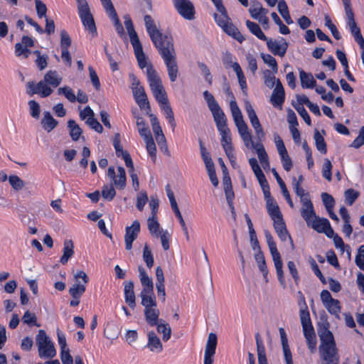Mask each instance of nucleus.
I'll list each match as a JSON object with an SVG mask.
<instances>
[{"mask_svg": "<svg viewBox=\"0 0 364 364\" xmlns=\"http://www.w3.org/2000/svg\"><path fill=\"white\" fill-rule=\"evenodd\" d=\"M144 141L146 144V149L149 155L151 157L153 161H155L156 155V147L152 135L147 138L144 139Z\"/></svg>", "mask_w": 364, "mask_h": 364, "instance_id": "obj_49", "label": "nucleus"}, {"mask_svg": "<svg viewBox=\"0 0 364 364\" xmlns=\"http://www.w3.org/2000/svg\"><path fill=\"white\" fill-rule=\"evenodd\" d=\"M38 355L41 358H53L56 355L53 342L44 330H39L36 337Z\"/></svg>", "mask_w": 364, "mask_h": 364, "instance_id": "obj_9", "label": "nucleus"}, {"mask_svg": "<svg viewBox=\"0 0 364 364\" xmlns=\"http://www.w3.org/2000/svg\"><path fill=\"white\" fill-rule=\"evenodd\" d=\"M267 42L268 49L274 55L284 56L286 53L288 45L287 42L282 38L279 41L268 39L264 40Z\"/></svg>", "mask_w": 364, "mask_h": 364, "instance_id": "obj_22", "label": "nucleus"}, {"mask_svg": "<svg viewBox=\"0 0 364 364\" xmlns=\"http://www.w3.org/2000/svg\"><path fill=\"white\" fill-rule=\"evenodd\" d=\"M320 338L319 353L321 358L326 361V363L331 364L336 356L337 349L333 335L329 330V323L326 322L321 326L318 330Z\"/></svg>", "mask_w": 364, "mask_h": 364, "instance_id": "obj_4", "label": "nucleus"}, {"mask_svg": "<svg viewBox=\"0 0 364 364\" xmlns=\"http://www.w3.org/2000/svg\"><path fill=\"white\" fill-rule=\"evenodd\" d=\"M139 279L143 287L140 293L141 299L155 296L152 279L148 276L143 267H139Z\"/></svg>", "mask_w": 364, "mask_h": 364, "instance_id": "obj_17", "label": "nucleus"}, {"mask_svg": "<svg viewBox=\"0 0 364 364\" xmlns=\"http://www.w3.org/2000/svg\"><path fill=\"white\" fill-rule=\"evenodd\" d=\"M257 181L259 183V186L262 190L264 199L272 197L269 186V183L267 182L266 178H265L264 174L257 176Z\"/></svg>", "mask_w": 364, "mask_h": 364, "instance_id": "obj_50", "label": "nucleus"}, {"mask_svg": "<svg viewBox=\"0 0 364 364\" xmlns=\"http://www.w3.org/2000/svg\"><path fill=\"white\" fill-rule=\"evenodd\" d=\"M299 78L301 81V85L303 88L312 89L316 85V81L314 78L312 74L306 73L302 70L299 71Z\"/></svg>", "mask_w": 364, "mask_h": 364, "instance_id": "obj_35", "label": "nucleus"}, {"mask_svg": "<svg viewBox=\"0 0 364 364\" xmlns=\"http://www.w3.org/2000/svg\"><path fill=\"white\" fill-rule=\"evenodd\" d=\"M89 278L86 273L78 270L74 274V284L69 289V294L71 296H82L85 291L86 284Z\"/></svg>", "mask_w": 364, "mask_h": 364, "instance_id": "obj_13", "label": "nucleus"}, {"mask_svg": "<svg viewBox=\"0 0 364 364\" xmlns=\"http://www.w3.org/2000/svg\"><path fill=\"white\" fill-rule=\"evenodd\" d=\"M33 46L34 40L28 36H23L21 38V41L15 45L14 53L16 56L21 58L26 48H31Z\"/></svg>", "mask_w": 364, "mask_h": 364, "instance_id": "obj_30", "label": "nucleus"}, {"mask_svg": "<svg viewBox=\"0 0 364 364\" xmlns=\"http://www.w3.org/2000/svg\"><path fill=\"white\" fill-rule=\"evenodd\" d=\"M140 232V223L138 220H134L132 225L125 228L124 242L127 250H131L132 243L138 237Z\"/></svg>", "mask_w": 364, "mask_h": 364, "instance_id": "obj_20", "label": "nucleus"}, {"mask_svg": "<svg viewBox=\"0 0 364 364\" xmlns=\"http://www.w3.org/2000/svg\"><path fill=\"white\" fill-rule=\"evenodd\" d=\"M124 26L130 38V42L134 50V54L141 68H146V75L151 90L158 102L168 123L174 131L176 123L175 122L173 112L168 104L166 91L163 87L161 80L156 71L151 65H147L146 55L143 52L142 46L136 33L132 21L129 15L124 16Z\"/></svg>", "mask_w": 364, "mask_h": 364, "instance_id": "obj_1", "label": "nucleus"}, {"mask_svg": "<svg viewBox=\"0 0 364 364\" xmlns=\"http://www.w3.org/2000/svg\"><path fill=\"white\" fill-rule=\"evenodd\" d=\"M157 326V331L159 333L162 334V339L164 341H167L170 339L171 335V329L169 325L164 322L159 323L156 325Z\"/></svg>", "mask_w": 364, "mask_h": 364, "instance_id": "obj_45", "label": "nucleus"}, {"mask_svg": "<svg viewBox=\"0 0 364 364\" xmlns=\"http://www.w3.org/2000/svg\"><path fill=\"white\" fill-rule=\"evenodd\" d=\"M143 259L147 267L151 268L154 265V257L151 251L147 245H145L143 251Z\"/></svg>", "mask_w": 364, "mask_h": 364, "instance_id": "obj_60", "label": "nucleus"}, {"mask_svg": "<svg viewBox=\"0 0 364 364\" xmlns=\"http://www.w3.org/2000/svg\"><path fill=\"white\" fill-rule=\"evenodd\" d=\"M355 264L360 269L364 271V245H361L358 248L355 257Z\"/></svg>", "mask_w": 364, "mask_h": 364, "instance_id": "obj_64", "label": "nucleus"}, {"mask_svg": "<svg viewBox=\"0 0 364 364\" xmlns=\"http://www.w3.org/2000/svg\"><path fill=\"white\" fill-rule=\"evenodd\" d=\"M230 109L239 134L240 135L245 146L247 148H250V146H253V144L255 143L252 141V135L249 131V128L244 121L241 110L234 97L230 102Z\"/></svg>", "mask_w": 364, "mask_h": 364, "instance_id": "obj_6", "label": "nucleus"}, {"mask_svg": "<svg viewBox=\"0 0 364 364\" xmlns=\"http://www.w3.org/2000/svg\"><path fill=\"white\" fill-rule=\"evenodd\" d=\"M58 95H64L71 102H74L76 100L74 91L68 86L60 87L58 90Z\"/></svg>", "mask_w": 364, "mask_h": 364, "instance_id": "obj_57", "label": "nucleus"}, {"mask_svg": "<svg viewBox=\"0 0 364 364\" xmlns=\"http://www.w3.org/2000/svg\"><path fill=\"white\" fill-rule=\"evenodd\" d=\"M147 343L146 347L151 352L159 353L163 350V345L161 342L159 338L156 336V334L151 331L147 333Z\"/></svg>", "mask_w": 364, "mask_h": 364, "instance_id": "obj_24", "label": "nucleus"}, {"mask_svg": "<svg viewBox=\"0 0 364 364\" xmlns=\"http://www.w3.org/2000/svg\"><path fill=\"white\" fill-rule=\"evenodd\" d=\"M266 201L267 210L269 215L273 221L283 218L279 207L275 200L270 197L264 199Z\"/></svg>", "mask_w": 364, "mask_h": 364, "instance_id": "obj_25", "label": "nucleus"}, {"mask_svg": "<svg viewBox=\"0 0 364 364\" xmlns=\"http://www.w3.org/2000/svg\"><path fill=\"white\" fill-rule=\"evenodd\" d=\"M255 259L259 271L262 273L265 282H268V269L262 252H255Z\"/></svg>", "mask_w": 364, "mask_h": 364, "instance_id": "obj_37", "label": "nucleus"}, {"mask_svg": "<svg viewBox=\"0 0 364 364\" xmlns=\"http://www.w3.org/2000/svg\"><path fill=\"white\" fill-rule=\"evenodd\" d=\"M321 199L327 211L333 210L335 205V200L332 196L327 193H323L321 194Z\"/></svg>", "mask_w": 364, "mask_h": 364, "instance_id": "obj_58", "label": "nucleus"}, {"mask_svg": "<svg viewBox=\"0 0 364 364\" xmlns=\"http://www.w3.org/2000/svg\"><path fill=\"white\" fill-rule=\"evenodd\" d=\"M249 149H254L256 151L259 161L264 169L269 168L268 155L262 144H253V146H250Z\"/></svg>", "mask_w": 364, "mask_h": 364, "instance_id": "obj_29", "label": "nucleus"}, {"mask_svg": "<svg viewBox=\"0 0 364 364\" xmlns=\"http://www.w3.org/2000/svg\"><path fill=\"white\" fill-rule=\"evenodd\" d=\"M77 9L85 30L89 33L91 38L96 37L97 36V28L87 1L79 0L77 2Z\"/></svg>", "mask_w": 364, "mask_h": 364, "instance_id": "obj_8", "label": "nucleus"}, {"mask_svg": "<svg viewBox=\"0 0 364 364\" xmlns=\"http://www.w3.org/2000/svg\"><path fill=\"white\" fill-rule=\"evenodd\" d=\"M360 193L353 188L346 190L344 193L345 202L348 205H352L359 197Z\"/></svg>", "mask_w": 364, "mask_h": 364, "instance_id": "obj_51", "label": "nucleus"}, {"mask_svg": "<svg viewBox=\"0 0 364 364\" xmlns=\"http://www.w3.org/2000/svg\"><path fill=\"white\" fill-rule=\"evenodd\" d=\"M35 6L38 18H46L47 6L41 0H35Z\"/></svg>", "mask_w": 364, "mask_h": 364, "instance_id": "obj_63", "label": "nucleus"}, {"mask_svg": "<svg viewBox=\"0 0 364 364\" xmlns=\"http://www.w3.org/2000/svg\"><path fill=\"white\" fill-rule=\"evenodd\" d=\"M107 15L112 21L116 31L120 36H124V31L111 0H100Z\"/></svg>", "mask_w": 364, "mask_h": 364, "instance_id": "obj_14", "label": "nucleus"}, {"mask_svg": "<svg viewBox=\"0 0 364 364\" xmlns=\"http://www.w3.org/2000/svg\"><path fill=\"white\" fill-rule=\"evenodd\" d=\"M303 200V202H301L302 206L301 209V215L306 223H309L311 219L315 218L316 215L311 199H304Z\"/></svg>", "mask_w": 364, "mask_h": 364, "instance_id": "obj_27", "label": "nucleus"}, {"mask_svg": "<svg viewBox=\"0 0 364 364\" xmlns=\"http://www.w3.org/2000/svg\"><path fill=\"white\" fill-rule=\"evenodd\" d=\"M321 301L327 310L336 319H341V304L339 300L333 299L328 290H323L320 294Z\"/></svg>", "mask_w": 364, "mask_h": 364, "instance_id": "obj_12", "label": "nucleus"}, {"mask_svg": "<svg viewBox=\"0 0 364 364\" xmlns=\"http://www.w3.org/2000/svg\"><path fill=\"white\" fill-rule=\"evenodd\" d=\"M277 8H278V11H279V14H281L282 18L284 19L286 23L287 24L293 23V21L291 18V16L289 13V9H288L287 3L283 0L279 1L278 2Z\"/></svg>", "mask_w": 364, "mask_h": 364, "instance_id": "obj_46", "label": "nucleus"}, {"mask_svg": "<svg viewBox=\"0 0 364 364\" xmlns=\"http://www.w3.org/2000/svg\"><path fill=\"white\" fill-rule=\"evenodd\" d=\"M148 201V196L145 191H141L136 196V206L140 211L143 210L145 205Z\"/></svg>", "mask_w": 364, "mask_h": 364, "instance_id": "obj_56", "label": "nucleus"}, {"mask_svg": "<svg viewBox=\"0 0 364 364\" xmlns=\"http://www.w3.org/2000/svg\"><path fill=\"white\" fill-rule=\"evenodd\" d=\"M285 364H293L292 354L290 350L286 332L283 328L279 329Z\"/></svg>", "mask_w": 364, "mask_h": 364, "instance_id": "obj_26", "label": "nucleus"}, {"mask_svg": "<svg viewBox=\"0 0 364 364\" xmlns=\"http://www.w3.org/2000/svg\"><path fill=\"white\" fill-rule=\"evenodd\" d=\"M364 145V126H363L358 132L357 137L350 144V147L354 149H359Z\"/></svg>", "mask_w": 364, "mask_h": 364, "instance_id": "obj_61", "label": "nucleus"}, {"mask_svg": "<svg viewBox=\"0 0 364 364\" xmlns=\"http://www.w3.org/2000/svg\"><path fill=\"white\" fill-rule=\"evenodd\" d=\"M28 93L31 95L37 94L42 97H46L49 96L53 90L46 82L43 80L38 82V83H35L34 82H28L27 83Z\"/></svg>", "mask_w": 364, "mask_h": 364, "instance_id": "obj_18", "label": "nucleus"}, {"mask_svg": "<svg viewBox=\"0 0 364 364\" xmlns=\"http://www.w3.org/2000/svg\"><path fill=\"white\" fill-rule=\"evenodd\" d=\"M141 304L144 306V314L146 321L151 326H154L159 321L160 315L159 309L157 308V302L155 296L141 299Z\"/></svg>", "mask_w": 364, "mask_h": 364, "instance_id": "obj_10", "label": "nucleus"}, {"mask_svg": "<svg viewBox=\"0 0 364 364\" xmlns=\"http://www.w3.org/2000/svg\"><path fill=\"white\" fill-rule=\"evenodd\" d=\"M332 168L333 166L330 160L328 159H325L322 166V176L328 181H331L332 179Z\"/></svg>", "mask_w": 364, "mask_h": 364, "instance_id": "obj_52", "label": "nucleus"}, {"mask_svg": "<svg viewBox=\"0 0 364 364\" xmlns=\"http://www.w3.org/2000/svg\"><path fill=\"white\" fill-rule=\"evenodd\" d=\"M251 16L257 20L263 14H267L268 11L264 9L259 4L252 5L249 9Z\"/></svg>", "mask_w": 364, "mask_h": 364, "instance_id": "obj_48", "label": "nucleus"}, {"mask_svg": "<svg viewBox=\"0 0 364 364\" xmlns=\"http://www.w3.org/2000/svg\"><path fill=\"white\" fill-rule=\"evenodd\" d=\"M136 127L139 133L143 139L151 136L149 127L142 117H136Z\"/></svg>", "mask_w": 364, "mask_h": 364, "instance_id": "obj_41", "label": "nucleus"}, {"mask_svg": "<svg viewBox=\"0 0 364 364\" xmlns=\"http://www.w3.org/2000/svg\"><path fill=\"white\" fill-rule=\"evenodd\" d=\"M246 26L250 31L256 36L259 39L262 41L267 40L266 36L264 34L258 24L247 20L246 21Z\"/></svg>", "mask_w": 364, "mask_h": 364, "instance_id": "obj_44", "label": "nucleus"}, {"mask_svg": "<svg viewBox=\"0 0 364 364\" xmlns=\"http://www.w3.org/2000/svg\"><path fill=\"white\" fill-rule=\"evenodd\" d=\"M304 335L306 339L309 348L311 352H314L316 346V340L314 330L310 331H307V332L304 333Z\"/></svg>", "mask_w": 364, "mask_h": 364, "instance_id": "obj_53", "label": "nucleus"}, {"mask_svg": "<svg viewBox=\"0 0 364 364\" xmlns=\"http://www.w3.org/2000/svg\"><path fill=\"white\" fill-rule=\"evenodd\" d=\"M41 124L46 132H50L58 125V122L49 112H45L41 119Z\"/></svg>", "mask_w": 364, "mask_h": 364, "instance_id": "obj_36", "label": "nucleus"}, {"mask_svg": "<svg viewBox=\"0 0 364 364\" xmlns=\"http://www.w3.org/2000/svg\"><path fill=\"white\" fill-rule=\"evenodd\" d=\"M346 23L351 34L353 36L355 41L358 45L364 43V38H363L360 28L357 26L354 19V16L346 18Z\"/></svg>", "mask_w": 364, "mask_h": 364, "instance_id": "obj_32", "label": "nucleus"}, {"mask_svg": "<svg viewBox=\"0 0 364 364\" xmlns=\"http://www.w3.org/2000/svg\"><path fill=\"white\" fill-rule=\"evenodd\" d=\"M232 68L237 75V77L238 79V82H239L240 87L242 92L245 95H247V85L245 75L242 72V70L240 65H239L238 63L235 62L232 63Z\"/></svg>", "mask_w": 364, "mask_h": 364, "instance_id": "obj_34", "label": "nucleus"}, {"mask_svg": "<svg viewBox=\"0 0 364 364\" xmlns=\"http://www.w3.org/2000/svg\"><path fill=\"white\" fill-rule=\"evenodd\" d=\"M299 316L304 333L307 332V331H313L314 328L309 310H299Z\"/></svg>", "mask_w": 364, "mask_h": 364, "instance_id": "obj_38", "label": "nucleus"}, {"mask_svg": "<svg viewBox=\"0 0 364 364\" xmlns=\"http://www.w3.org/2000/svg\"><path fill=\"white\" fill-rule=\"evenodd\" d=\"M74 255V244L71 240H65L63 242V255L60 259V262L63 264H65L68 260Z\"/></svg>", "mask_w": 364, "mask_h": 364, "instance_id": "obj_33", "label": "nucleus"}, {"mask_svg": "<svg viewBox=\"0 0 364 364\" xmlns=\"http://www.w3.org/2000/svg\"><path fill=\"white\" fill-rule=\"evenodd\" d=\"M9 181L12 188L16 191L21 190L24 186V182L18 176L13 175L9 177Z\"/></svg>", "mask_w": 364, "mask_h": 364, "instance_id": "obj_62", "label": "nucleus"}, {"mask_svg": "<svg viewBox=\"0 0 364 364\" xmlns=\"http://www.w3.org/2000/svg\"><path fill=\"white\" fill-rule=\"evenodd\" d=\"M124 299L125 302L132 308L134 309L136 306L135 294L134 291V284L132 282H124Z\"/></svg>", "mask_w": 364, "mask_h": 364, "instance_id": "obj_31", "label": "nucleus"}, {"mask_svg": "<svg viewBox=\"0 0 364 364\" xmlns=\"http://www.w3.org/2000/svg\"><path fill=\"white\" fill-rule=\"evenodd\" d=\"M314 139L316 146L317 149L322 154H326L327 151L326 144L323 137L319 134L318 132H316L314 134Z\"/></svg>", "mask_w": 364, "mask_h": 364, "instance_id": "obj_55", "label": "nucleus"}, {"mask_svg": "<svg viewBox=\"0 0 364 364\" xmlns=\"http://www.w3.org/2000/svg\"><path fill=\"white\" fill-rule=\"evenodd\" d=\"M244 104H245V109L247 112V117L249 118L251 125H253L259 122L257 115L252 105H251L250 102L248 100H245L244 101Z\"/></svg>", "mask_w": 364, "mask_h": 364, "instance_id": "obj_42", "label": "nucleus"}, {"mask_svg": "<svg viewBox=\"0 0 364 364\" xmlns=\"http://www.w3.org/2000/svg\"><path fill=\"white\" fill-rule=\"evenodd\" d=\"M116 195L115 189L112 185H105L102 190V196L107 200H112Z\"/></svg>", "mask_w": 364, "mask_h": 364, "instance_id": "obj_54", "label": "nucleus"}, {"mask_svg": "<svg viewBox=\"0 0 364 364\" xmlns=\"http://www.w3.org/2000/svg\"><path fill=\"white\" fill-rule=\"evenodd\" d=\"M218 338L215 333L208 334L204 352V364H213V355L215 353Z\"/></svg>", "mask_w": 364, "mask_h": 364, "instance_id": "obj_19", "label": "nucleus"}, {"mask_svg": "<svg viewBox=\"0 0 364 364\" xmlns=\"http://www.w3.org/2000/svg\"><path fill=\"white\" fill-rule=\"evenodd\" d=\"M217 9L218 13L215 14L214 18L216 23L229 36H231L240 43H242L245 38L238 29L230 22L227 14L226 9L223 4L222 0L213 3Z\"/></svg>", "mask_w": 364, "mask_h": 364, "instance_id": "obj_5", "label": "nucleus"}, {"mask_svg": "<svg viewBox=\"0 0 364 364\" xmlns=\"http://www.w3.org/2000/svg\"><path fill=\"white\" fill-rule=\"evenodd\" d=\"M144 23L153 43L158 49L167 68L168 75L171 82H175L178 77V65L176 52L171 37L164 36L157 28L154 21L149 15H145Z\"/></svg>", "mask_w": 364, "mask_h": 364, "instance_id": "obj_2", "label": "nucleus"}, {"mask_svg": "<svg viewBox=\"0 0 364 364\" xmlns=\"http://www.w3.org/2000/svg\"><path fill=\"white\" fill-rule=\"evenodd\" d=\"M43 80L48 85L56 87L60 84L62 78L56 71L50 70L44 75Z\"/></svg>", "mask_w": 364, "mask_h": 364, "instance_id": "obj_40", "label": "nucleus"}, {"mask_svg": "<svg viewBox=\"0 0 364 364\" xmlns=\"http://www.w3.org/2000/svg\"><path fill=\"white\" fill-rule=\"evenodd\" d=\"M157 237H160L161 239L163 249L164 250H168L169 249V240L171 238V235L168 230H161Z\"/></svg>", "mask_w": 364, "mask_h": 364, "instance_id": "obj_59", "label": "nucleus"}, {"mask_svg": "<svg viewBox=\"0 0 364 364\" xmlns=\"http://www.w3.org/2000/svg\"><path fill=\"white\" fill-rule=\"evenodd\" d=\"M147 114L150 117L151 124L152 129L154 133L156 141L158 142L159 144H160L161 143H164L166 141V139H165L164 134L163 133L162 129L160 126L159 119H157V117L155 115H154L149 112Z\"/></svg>", "mask_w": 364, "mask_h": 364, "instance_id": "obj_28", "label": "nucleus"}, {"mask_svg": "<svg viewBox=\"0 0 364 364\" xmlns=\"http://www.w3.org/2000/svg\"><path fill=\"white\" fill-rule=\"evenodd\" d=\"M107 176L112 179L113 184L119 189L123 190L127 185V176L125 169L122 166H118L117 170L110 166L107 170Z\"/></svg>", "mask_w": 364, "mask_h": 364, "instance_id": "obj_15", "label": "nucleus"}, {"mask_svg": "<svg viewBox=\"0 0 364 364\" xmlns=\"http://www.w3.org/2000/svg\"><path fill=\"white\" fill-rule=\"evenodd\" d=\"M132 81V90L136 104L141 109L146 111L147 114L150 112L151 108L147 100L144 87L141 85L139 80L134 75H130Z\"/></svg>", "mask_w": 364, "mask_h": 364, "instance_id": "obj_11", "label": "nucleus"}, {"mask_svg": "<svg viewBox=\"0 0 364 364\" xmlns=\"http://www.w3.org/2000/svg\"><path fill=\"white\" fill-rule=\"evenodd\" d=\"M285 98L284 87L279 80H277L276 86L270 97V102L274 107L281 108Z\"/></svg>", "mask_w": 364, "mask_h": 364, "instance_id": "obj_23", "label": "nucleus"}, {"mask_svg": "<svg viewBox=\"0 0 364 364\" xmlns=\"http://www.w3.org/2000/svg\"><path fill=\"white\" fill-rule=\"evenodd\" d=\"M70 134L73 141H77L82 134L81 128L77 124L75 121L70 119L68 122Z\"/></svg>", "mask_w": 364, "mask_h": 364, "instance_id": "obj_43", "label": "nucleus"}, {"mask_svg": "<svg viewBox=\"0 0 364 364\" xmlns=\"http://www.w3.org/2000/svg\"><path fill=\"white\" fill-rule=\"evenodd\" d=\"M113 146L117 157H121L124 159L126 166H132V159L129 154L123 149L121 144V136L119 133L114 134L113 138Z\"/></svg>", "mask_w": 364, "mask_h": 364, "instance_id": "obj_21", "label": "nucleus"}, {"mask_svg": "<svg viewBox=\"0 0 364 364\" xmlns=\"http://www.w3.org/2000/svg\"><path fill=\"white\" fill-rule=\"evenodd\" d=\"M264 234L274 262L278 279L280 284L283 286V287H285V279L284 276V272L282 269L283 262L282 261L280 254L277 250L276 242H274V238L269 230H264Z\"/></svg>", "mask_w": 364, "mask_h": 364, "instance_id": "obj_7", "label": "nucleus"}, {"mask_svg": "<svg viewBox=\"0 0 364 364\" xmlns=\"http://www.w3.org/2000/svg\"><path fill=\"white\" fill-rule=\"evenodd\" d=\"M329 221L326 218H318L316 215L315 218L311 219L309 223H307L308 226L311 227L313 229L318 232H322L326 226L328 225Z\"/></svg>", "mask_w": 364, "mask_h": 364, "instance_id": "obj_39", "label": "nucleus"}, {"mask_svg": "<svg viewBox=\"0 0 364 364\" xmlns=\"http://www.w3.org/2000/svg\"><path fill=\"white\" fill-rule=\"evenodd\" d=\"M147 226L150 233L154 236H158L161 228L156 216H151L147 220Z\"/></svg>", "mask_w": 364, "mask_h": 364, "instance_id": "obj_47", "label": "nucleus"}, {"mask_svg": "<svg viewBox=\"0 0 364 364\" xmlns=\"http://www.w3.org/2000/svg\"><path fill=\"white\" fill-rule=\"evenodd\" d=\"M174 6L178 14L186 20L195 18V8L190 0H173Z\"/></svg>", "mask_w": 364, "mask_h": 364, "instance_id": "obj_16", "label": "nucleus"}, {"mask_svg": "<svg viewBox=\"0 0 364 364\" xmlns=\"http://www.w3.org/2000/svg\"><path fill=\"white\" fill-rule=\"evenodd\" d=\"M203 97L213 114L218 131L220 135L221 146L228 158L232 167L237 169L239 168V166L237 163L235 149L232 142L231 132L230 129L228 127L225 114L211 93L208 91H205L203 92Z\"/></svg>", "mask_w": 364, "mask_h": 364, "instance_id": "obj_3", "label": "nucleus"}]
</instances>
